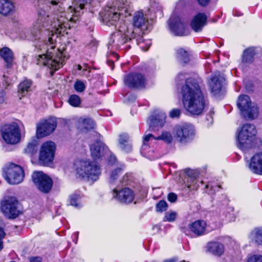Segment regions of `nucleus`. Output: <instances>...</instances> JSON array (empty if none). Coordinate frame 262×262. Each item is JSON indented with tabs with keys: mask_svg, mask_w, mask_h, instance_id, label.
<instances>
[{
	"mask_svg": "<svg viewBox=\"0 0 262 262\" xmlns=\"http://www.w3.org/2000/svg\"><path fill=\"white\" fill-rule=\"evenodd\" d=\"M168 205L165 201L161 200L156 205V211L159 212H162L166 211L167 209Z\"/></svg>",
	"mask_w": 262,
	"mask_h": 262,
	"instance_id": "nucleus-41",
	"label": "nucleus"
},
{
	"mask_svg": "<svg viewBox=\"0 0 262 262\" xmlns=\"http://www.w3.org/2000/svg\"><path fill=\"white\" fill-rule=\"evenodd\" d=\"M80 194L73 193L70 196V204L77 208H79L82 206L80 202Z\"/></svg>",
	"mask_w": 262,
	"mask_h": 262,
	"instance_id": "nucleus-39",
	"label": "nucleus"
},
{
	"mask_svg": "<svg viewBox=\"0 0 262 262\" xmlns=\"http://www.w3.org/2000/svg\"><path fill=\"white\" fill-rule=\"evenodd\" d=\"M37 141L34 140L28 144L27 147L25 149L24 151L26 154H28L30 156H33L37 152Z\"/></svg>",
	"mask_w": 262,
	"mask_h": 262,
	"instance_id": "nucleus-36",
	"label": "nucleus"
},
{
	"mask_svg": "<svg viewBox=\"0 0 262 262\" xmlns=\"http://www.w3.org/2000/svg\"><path fill=\"white\" fill-rule=\"evenodd\" d=\"M250 238L256 245L262 246V227L255 228L250 234Z\"/></svg>",
	"mask_w": 262,
	"mask_h": 262,
	"instance_id": "nucleus-31",
	"label": "nucleus"
},
{
	"mask_svg": "<svg viewBox=\"0 0 262 262\" xmlns=\"http://www.w3.org/2000/svg\"><path fill=\"white\" fill-rule=\"evenodd\" d=\"M14 10V6L10 0H0V13L6 16L12 13Z\"/></svg>",
	"mask_w": 262,
	"mask_h": 262,
	"instance_id": "nucleus-30",
	"label": "nucleus"
},
{
	"mask_svg": "<svg viewBox=\"0 0 262 262\" xmlns=\"http://www.w3.org/2000/svg\"><path fill=\"white\" fill-rule=\"evenodd\" d=\"M131 8L127 3H123L122 6H118L116 9L114 7H107L100 13L101 17L104 23L108 26L117 27L123 20V17L130 15Z\"/></svg>",
	"mask_w": 262,
	"mask_h": 262,
	"instance_id": "nucleus-3",
	"label": "nucleus"
},
{
	"mask_svg": "<svg viewBox=\"0 0 262 262\" xmlns=\"http://www.w3.org/2000/svg\"><path fill=\"white\" fill-rule=\"evenodd\" d=\"M134 197V191L129 188H124L119 191L115 188L113 190V198L121 203H130L133 202Z\"/></svg>",
	"mask_w": 262,
	"mask_h": 262,
	"instance_id": "nucleus-19",
	"label": "nucleus"
},
{
	"mask_svg": "<svg viewBox=\"0 0 262 262\" xmlns=\"http://www.w3.org/2000/svg\"><path fill=\"white\" fill-rule=\"evenodd\" d=\"M68 102L71 106L77 107L80 106L81 100L79 96L73 94L70 96Z\"/></svg>",
	"mask_w": 262,
	"mask_h": 262,
	"instance_id": "nucleus-40",
	"label": "nucleus"
},
{
	"mask_svg": "<svg viewBox=\"0 0 262 262\" xmlns=\"http://www.w3.org/2000/svg\"><path fill=\"white\" fill-rule=\"evenodd\" d=\"M233 14L234 15L236 16H239L241 15V13L240 12H237L236 11H234L233 12Z\"/></svg>",
	"mask_w": 262,
	"mask_h": 262,
	"instance_id": "nucleus-59",
	"label": "nucleus"
},
{
	"mask_svg": "<svg viewBox=\"0 0 262 262\" xmlns=\"http://www.w3.org/2000/svg\"><path fill=\"white\" fill-rule=\"evenodd\" d=\"M166 117V114L162 111H155L148 120L149 130L155 132L162 128L165 124Z\"/></svg>",
	"mask_w": 262,
	"mask_h": 262,
	"instance_id": "nucleus-18",
	"label": "nucleus"
},
{
	"mask_svg": "<svg viewBox=\"0 0 262 262\" xmlns=\"http://www.w3.org/2000/svg\"><path fill=\"white\" fill-rule=\"evenodd\" d=\"M138 38L136 39V42L140 46L141 48H142L144 50H147L150 47L151 45L150 41H148V42L146 44V49H144L145 47L143 46V38L142 37L140 36V35H138Z\"/></svg>",
	"mask_w": 262,
	"mask_h": 262,
	"instance_id": "nucleus-44",
	"label": "nucleus"
},
{
	"mask_svg": "<svg viewBox=\"0 0 262 262\" xmlns=\"http://www.w3.org/2000/svg\"><path fill=\"white\" fill-rule=\"evenodd\" d=\"M38 47L39 49H40V50H42V48H41V46L40 45H38Z\"/></svg>",
	"mask_w": 262,
	"mask_h": 262,
	"instance_id": "nucleus-64",
	"label": "nucleus"
},
{
	"mask_svg": "<svg viewBox=\"0 0 262 262\" xmlns=\"http://www.w3.org/2000/svg\"><path fill=\"white\" fill-rule=\"evenodd\" d=\"M146 78L144 75L138 73L129 74L124 76V83L130 89H143L146 84Z\"/></svg>",
	"mask_w": 262,
	"mask_h": 262,
	"instance_id": "nucleus-16",
	"label": "nucleus"
},
{
	"mask_svg": "<svg viewBox=\"0 0 262 262\" xmlns=\"http://www.w3.org/2000/svg\"><path fill=\"white\" fill-rule=\"evenodd\" d=\"M207 16L205 13H198L191 21V27L195 32L201 31L206 25Z\"/></svg>",
	"mask_w": 262,
	"mask_h": 262,
	"instance_id": "nucleus-25",
	"label": "nucleus"
},
{
	"mask_svg": "<svg viewBox=\"0 0 262 262\" xmlns=\"http://www.w3.org/2000/svg\"><path fill=\"white\" fill-rule=\"evenodd\" d=\"M6 100V93L4 91L0 92V103L4 102Z\"/></svg>",
	"mask_w": 262,
	"mask_h": 262,
	"instance_id": "nucleus-54",
	"label": "nucleus"
},
{
	"mask_svg": "<svg viewBox=\"0 0 262 262\" xmlns=\"http://www.w3.org/2000/svg\"><path fill=\"white\" fill-rule=\"evenodd\" d=\"M181 111L178 108H173L169 113V116L172 118H178L181 115Z\"/></svg>",
	"mask_w": 262,
	"mask_h": 262,
	"instance_id": "nucleus-46",
	"label": "nucleus"
},
{
	"mask_svg": "<svg viewBox=\"0 0 262 262\" xmlns=\"http://www.w3.org/2000/svg\"><path fill=\"white\" fill-rule=\"evenodd\" d=\"M118 146L123 151L126 152H130L132 149V146L129 140V137L127 134H122L119 136Z\"/></svg>",
	"mask_w": 262,
	"mask_h": 262,
	"instance_id": "nucleus-28",
	"label": "nucleus"
},
{
	"mask_svg": "<svg viewBox=\"0 0 262 262\" xmlns=\"http://www.w3.org/2000/svg\"><path fill=\"white\" fill-rule=\"evenodd\" d=\"M255 54V50L253 47L245 49L242 56L241 66H247L253 63Z\"/></svg>",
	"mask_w": 262,
	"mask_h": 262,
	"instance_id": "nucleus-27",
	"label": "nucleus"
},
{
	"mask_svg": "<svg viewBox=\"0 0 262 262\" xmlns=\"http://www.w3.org/2000/svg\"><path fill=\"white\" fill-rule=\"evenodd\" d=\"M33 182L36 188L41 192H49L53 186L52 179L42 171H35L32 175Z\"/></svg>",
	"mask_w": 262,
	"mask_h": 262,
	"instance_id": "nucleus-11",
	"label": "nucleus"
},
{
	"mask_svg": "<svg viewBox=\"0 0 262 262\" xmlns=\"http://www.w3.org/2000/svg\"><path fill=\"white\" fill-rule=\"evenodd\" d=\"M18 202L15 198L9 197L1 203V209L4 214L9 219H15L19 213L17 209Z\"/></svg>",
	"mask_w": 262,
	"mask_h": 262,
	"instance_id": "nucleus-15",
	"label": "nucleus"
},
{
	"mask_svg": "<svg viewBox=\"0 0 262 262\" xmlns=\"http://www.w3.org/2000/svg\"><path fill=\"white\" fill-rule=\"evenodd\" d=\"M176 140L182 144L191 142L194 138L195 131L193 125L184 123L176 125L173 129Z\"/></svg>",
	"mask_w": 262,
	"mask_h": 262,
	"instance_id": "nucleus-5",
	"label": "nucleus"
},
{
	"mask_svg": "<svg viewBox=\"0 0 262 262\" xmlns=\"http://www.w3.org/2000/svg\"><path fill=\"white\" fill-rule=\"evenodd\" d=\"M123 169L122 167H118L112 170L110 173L109 183L114 184L118 177L123 173Z\"/></svg>",
	"mask_w": 262,
	"mask_h": 262,
	"instance_id": "nucleus-38",
	"label": "nucleus"
},
{
	"mask_svg": "<svg viewBox=\"0 0 262 262\" xmlns=\"http://www.w3.org/2000/svg\"><path fill=\"white\" fill-rule=\"evenodd\" d=\"M184 233H185L186 235H188L189 234V230H184L183 231Z\"/></svg>",
	"mask_w": 262,
	"mask_h": 262,
	"instance_id": "nucleus-62",
	"label": "nucleus"
},
{
	"mask_svg": "<svg viewBox=\"0 0 262 262\" xmlns=\"http://www.w3.org/2000/svg\"><path fill=\"white\" fill-rule=\"evenodd\" d=\"M32 85L31 80L26 79L21 82L18 86V92L21 94L22 96L26 95L30 89Z\"/></svg>",
	"mask_w": 262,
	"mask_h": 262,
	"instance_id": "nucleus-35",
	"label": "nucleus"
},
{
	"mask_svg": "<svg viewBox=\"0 0 262 262\" xmlns=\"http://www.w3.org/2000/svg\"><path fill=\"white\" fill-rule=\"evenodd\" d=\"M3 140L7 144H15L20 140V131L17 123H14L4 126L2 129Z\"/></svg>",
	"mask_w": 262,
	"mask_h": 262,
	"instance_id": "nucleus-10",
	"label": "nucleus"
},
{
	"mask_svg": "<svg viewBox=\"0 0 262 262\" xmlns=\"http://www.w3.org/2000/svg\"><path fill=\"white\" fill-rule=\"evenodd\" d=\"M78 128L81 130H89L94 128V122L90 118H80L78 121Z\"/></svg>",
	"mask_w": 262,
	"mask_h": 262,
	"instance_id": "nucleus-34",
	"label": "nucleus"
},
{
	"mask_svg": "<svg viewBox=\"0 0 262 262\" xmlns=\"http://www.w3.org/2000/svg\"><path fill=\"white\" fill-rule=\"evenodd\" d=\"M167 198L169 202L173 203L177 200V195L174 193L171 192L168 194Z\"/></svg>",
	"mask_w": 262,
	"mask_h": 262,
	"instance_id": "nucleus-48",
	"label": "nucleus"
},
{
	"mask_svg": "<svg viewBox=\"0 0 262 262\" xmlns=\"http://www.w3.org/2000/svg\"><path fill=\"white\" fill-rule=\"evenodd\" d=\"M93 137L96 138V142L90 145V151L93 159L97 160L105 157L110 153L108 147L101 141V135L94 131L92 133Z\"/></svg>",
	"mask_w": 262,
	"mask_h": 262,
	"instance_id": "nucleus-12",
	"label": "nucleus"
},
{
	"mask_svg": "<svg viewBox=\"0 0 262 262\" xmlns=\"http://www.w3.org/2000/svg\"><path fill=\"white\" fill-rule=\"evenodd\" d=\"M56 127L57 121L55 118L51 117L45 120L37 125V136L40 138L48 136L54 131Z\"/></svg>",
	"mask_w": 262,
	"mask_h": 262,
	"instance_id": "nucleus-17",
	"label": "nucleus"
},
{
	"mask_svg": "<svg viewBox=\"0 0 262 262\" xmlns=\"http://www.w3.org/2000/svg\"><path fill=\"white\" fill-rule=\"evenodd\" d=\"M220 188V185L212 182H209L205 185L206 192L210 194H213L215 191H218Z\"/></svg>",
	"mask_w": 262,
	"mask_h": 262,
	"instance_id": "nucleus-37",
	"label": "nucleus"
},
{
	"mask_svg": "<svg viewBox=\"0 0 262 262\" xmlns=\"http://www.w3.org/2000/svg\"><path fill=\"white\" fill-rule=\"evenodd\" d=\"M206 121L207 125H211L213 123V119L212 113L210 112L206 115Z\"/></svg>",
	"mask_w": 262,
	"mask_h": 262,
	"instance_id": "nucleus-47",
	"label": "nucleus"
},
{
	"mask_svg": "<svg viewBox=\"0 0 262 262\" xmlns=\"http://www.w3.org/2000/svg\"><path fill=\"white\" fill-rule=\"evenodd\" d=\"M210 1V0H197L199 4L203 7L207 6Z\"/></svg>",
	"mask_w": 262,
	"mask_h": 262,
	"instance_id": "nucleus-53",
	"label": "nucleus"
},
{
	"mask_svg": "<svg viewBox=\"0 0 262 262\" xmlns=\"http://www.w3.org/2000/svg\"><path fill=\"white\" fill-rule=\"evenodd\" d=\"M77 69L78 70H81L82 69V67L80 65H78L77 66Z\"/></svg>",
	"mask_w": 262,
	"mask_h": 262,
	"instance_id": "nucleus-63",
	"label": "nucleus"
},
{
	"mask_svg": "<svg viewBox=\"0 0 262 262\" xmlns=\"http://www.w3.org/2000/svg\"><path fill=\"white\" fill-rule=\"evenodd\" d=\"M74 165L77 173L79 177L86 178L88 181L93 182L98 180L101 174L100 167L94 162L89 160H77Z\"/></svg>",
	"mask_w": 262,
	"mask_h": 262,
	"instance_id": "nucleus-4",
	"label": "nucleus"
},
{
	"mask_svg": "<svg viewBox=\"0 0 262 262\" xmlns=\"http://www.w3.org/2000/svg\"><path fill=\"white\" fill-rule=\"evenodd\" d=\"M3 77L4 78V82H5V83H3V85H5L6 87H7V86H8L10 84V82L9 81V79L5 75H4Z\"/></svg>",
	"mask_w": 262,
	"mask_h": 262,
	"instance_id": "nucleus-55",
	"label": "nucleus"
},
{
	"mask_svg": "<svg viewBox=\"0 0 262 262\" xmlns=\"http://www.w3.org/2000/svg\"><path fill=\"white\" fill-rule=\"evenodd\" d=\"M5 236V233L2 228H0V239L4 238Z\"/></svg>",
	"mask_w": 262,
	"mask_h": 262,
	"instance_id": "nucleus-56",
	"label": "nucleus"
},
{
	"mask_svg": "<svg viewBox=\"0 0 262 262\" xmlns=\"http://www.w3.org/2000/svg\"><path fill=\"white\" fill-rule=\"evenodd\" d=\"M207 246L209 251L214 255L220 256L223 254L224 251V245L219 242L209 243Z\"/></svg>",
	"mask_w": 262,
	"mask_h": 262,
	"instance_id": "nucleus-32",
	"label": "nucleus"
},
{
	"mask_svg": "<svg viewBox=\"0 0 262 262\" xmlns=\"http://www.w3.org/2000/svg\"><path fill=\"white\" fill-rule=\"evenodd\" d=\"M0 56L6 63V67L10 68L13 62V53L8 47H4L0 49Z\"/></svg>",
	"mask_w": 262,
	"mask_h": 262,
	"instance_id": "nucleus-29",
	"label": "nucleus"
},
{
	"mask_svg": "<svg viewBox=\"0 0 262 262\" xmlns=\"http://www.w3.org/2000/svg\"><path fill=\"white\" fill-rule=\"evenodd\" d=\"M173 138L171 133L167 131L162 132L161 135L157 137L148 133L146 134L143 138V145L146 146L147 142L152 140H162L167 144H170L172 142Z\"/></svg>",
	"mask_w": 262,
	"mask_h": 262,
	"instance_id": "nucleus-24",
	"label": "nucleus"
},
{
	"mask_svg": "<svg viewBox=\"0 0 262 262\" xmlns=\"http://www.w3.org/2000/svg\"><path fill=\"white\" fill-rule=\"evenodd\" d=\"M92 1L75 0L66 12L63 7V0H43L42 7L37 10V19L27 33L21 25L16 24V27L18 26L16 32L21 38L38 40L45 43L43 49L46 53L37 55L36 63L47 67L51 76L63 66L66 59L64 53L53 46L54 37L68 34L71 24L83 14L85 4Z\"/></svg>",
	"mask_w": 262,
	"mask_h": 262,
	"instance_id": "nucleus-1",
	"label": "nucleus"
},
{
	"mask_svg": "<svg viewBox=\"0 0 262 262\" xmlns=\"http://www.w3.org/2000/svg\"><path fill=\"white\" fill-rule=\"evenodd\" d=\"M78 234H79V232H75L74 234H73V235L75 236L76 239H75V243L76 244L77 242V241H78Z\"/></svg>",
	"mask_w": 262,
	"mask_h": 262,
	"instance_id": "nucleus-57",
	"label": "nucleus"
},
{
	"mask_svg": "<svg viewBox=\"0 0 262 262\" xmlns=\"http://www.w3.org/2000/svg\"><path fill=\"white\" fill-rule=\"evenodd\" d=\"M116 161V158L114 155L111 154L108 159V164L110 165L114 164Z\"/></svg>",
	"mask_w": 262,
	"mask_h": 262,
	"instance_id": "nucleus-52",
	"label": "nucleus"
},
{
	"mask_svg": "<svg viewBox=\"0 0 262 262\" xmlns=\"http://www.w3.org/2000/svg\"><path fill=\"white\" fill-rule=\"evenodd\" d=\"M190 53L183 49H179L177 51V58L182 64L188 63L190 59Z\"/></svg>",
	"mask_w": 262,
	"mask_h": 262,
	"instance_id": "nucleus-33",
	"label": "nucleus"
},
{
	"mask_svg": "<svg viewBox=\"0 0 262 262\" xmlns=\"http://www.w3.org/2000/svg\"><path fill=\"white\" fill-rule=\"evenodd\" d=\"M74 87L75 91L79 93L83 92L85 89V84L81 80L76 81L74 84Z\"/></svg>",
	"mask_w": 262,
	"mask_h": 262,
	"instance_id": "nucleus-42",
	"label": "nucleus"
},
{
	"mask_svg": "<svg viewBox=\"0 0 262 262\" xmlns=\"http://www.w3.org/2000/svg\"><path fill=\"white\" fill-rule=\"evenodd\" d=\"M3 175L8 183L14 185L23 181L25 174L21 167L10 163L3 168Z\"/></svg>",
	"mask_w": 262,
	"mask_h": 262,
	"instance_id": "nucleus-8",
	"label": "nucleus"
},
{
	"mask_svg": "<svg viewBox=\"0 0 262 262\" xmlns=\"http://www.w3.org/2000/svg\"><path fill=\"white\" fill-rule=\"evenodd\" d=\"M187 178L185 184V191L188 193L193 190H196L199 187V183L203 184V181L200 182L197 179L198 174L192 170L187 171Z\"/></svg>",
	"mask_w": 262,
	"mask_h": 262,
	"instance_id": "nucleus-23",
	"label": "nucleus"
},
{
	"mask_svg": "<svg viewBox=\"0 0 262 262\" xmlns=\"http://www.w3.org/2000/svg\"><path fill=\"white\" fill-rule=\"evenodd\" d=\"M177 216V213L174 211L167 212L165 213L163 221L164 222H173Z\"/></svg>",
	"mask_w": 262,
	"mask_h": 262,
	"instance_id": "nucleus-43",
	"label": "nucleus"
},
{
	"mask_svg": "<svg viewBox=\"0 0 262 262\" xmlns=\"http://www.w3.org/2000/svg\"><path fill=\"white\" fill-rule=\"evenodd\" d=\"M108 63H110V66H111L112 70L114 69V62L112 61H107Z\"/></svg>",
	"mask_w": 262,
	"mask_h": 262,
	"instance_id": "nucleus-60",
	"label": "nucleus"
},
{
	"mask_svg": "<svg viewBox=\"0 0 262 262\" xmlns=\"http://www.w3.org/2000/svg\"><path fill=\"white\" fill-rule=\"evenodd\" d=\"M130 176L128 173H126L125 175L123 176L121 179L119 181V182L122 184H126L128 180L129 179Z\"/></svg>",
	"mask_w": 262,
	"mask_h": 262,
	"instance_id": "nucleus-50",
	"label": "nucleus"
},
{
	"mask_svg": "<svg viewBox=\"0 0 262 262\" xmlns=\"http://www.w3.org/2000/svg\"><path fill=\"white\" fill-rule=\"evenodd\" d=\"M257 131L253 124H245L238 132L236 136L237 147L244 150L249 148L250 142L252 137L256 134Z\"/></svg>",
	"mask_w": 262,
	"mask_h": 262,
	"instance_id": "nucleus-6",
	"label": "nucleus"
},
{
	"mask_svg": "<svg viewBox=\"0 0 262 262\" xmlns=\"http://www.w3.org/2000/svg\"><path fill=\"white\" fill-rule=\"evenodd\" d=\"M119 30L114 33L109 42L116 48H120L129 39V40L135 38L134 31H129L125 24L118 26Z\"/></svg>",
	"mask_w": 262,
	"mask_h": 262,
	"instance_id": "nucleus-9",
	"label": "nucleus"
},
{
	"mask_svg": "<svg viewBox=\"0 0 262 262\" xmlns=\"http://www.w3.org/2000/svg\"><path fill=\"white\" fill-rule=\"evenodd\" d=\"M237 105L242 115L245 119H253L258 115V107L255 104L252 103L251 99L248 95L239 96Z\"/></svg>",
	"mask_w": 262,
	"mask_h": 262,
	"instance_id": "nucleus-7",
	"label": "nucleus"
},
{
	"mask_svg": "<svg viewBox=\"0 0 262 262\" xmlns=\"http://www.w3.org/2000/svg\"><path fill=\"white\" fill-rule=\"evenodd\" d=\"M168 24L170 31L176 36H187L189 34L185 25L176 14L171 15L168 19Z\"/></svg>",
	"mask_w": 262,
	"mask_h": 262,
	"instance_id": "nucleus-14",
	"label": "nucleus"
},
{
	"mask_svg": "<svg viewBox=\"0 0 262 262\" xmlns=\"http://www.w3.org/2000/svg\"><path fill=\"white\" fill-rule=\"evenodd\" d=\"M186 78L185 73H180L177 76L176 80L178 82L183 81Z\"/></svg>",
	"mask_w": 262,
	"mask_h": 262,
	"instance_id": "nucleus-49",
	"label": "nucleus"
},
{
	"mask_svg": "<svg viewBox=\"0 0 262 262\" xmlns=\"http://www.w3.org/2000/svg\"><path fill=\"white\" fill-rule=\"evenodd\" d=\"M56 149L55 144L52 141L45 142L41 146L39 160L43 165H47L51 163L54 157Z\"/></svg>",
	"mask_w": 262,
	"mask_h": 262,
	"instance_id": "nucleus-13",
	"label": "nucleus"
},
{
	"mask_svg": "<svg viewBox=\"0 0 262 262\" xmlns=\"http://www.w3.org/2000/svg\"><path fill=\"white\" fill-rule=\"evenodd\" d=\"M163 262H176V260L173 258L166 259Z\"/></svg>",
	"mask_w": 262,
	"mask_h": 262,
	"instance_id": "nucleus-58",
	"label": "nucleus"
},
{
	"mask_svg": "<svg viewBox=\"0 0 262 262\" xmlns=\"http://www.w3.org/2000/svg\"><path fill=\"white\" fill-rule=\"evenodd\" d=\"M3 248V244L2 239H0V251H1Z\"/></svg>",
	"mask_w": 262,
	"mask_h": 262,
	"instance_id": "nucleus-61",
	"label": "nucleus"
},
{
	"mask_svg": "<svg viewBox=\"0 0 262 262\" xmlns=\"http://www.w3.org/2000/svg\"><path fill=\"white\" fill-rule=\"evenodd\" d=\"M201 79L187 78L182 86L181 94L184 108L192 115H201L208 104L201 90Z\"/></svg>",
	"mask_w": 262,
	"mask_h": 262,
	"instance_id": "nucleus-2",
	"label": "nucleus"
},
{
	"mask_svg": "<svg viewBox=\"0 0 262 262\" xmlns=\"http://www.w3.org/2000/svg\"><path fill=\"white\" fill-rule=\"evenodd\" d=\"M133 25L134 27L139 29L143 34L148 31V21L144 16L142 11H138L135 13L133 17Z\"/></svg>",
	"mask_w": 262,
	"mask_h": 262,
	"instance_id": "nucleus-20",
	"label": "nucleus"
},
{
	"mask_svg": "<svg viewBox=\"0 0 262 262\" xmlns=\"http://www.w3.org/2000/svg\"><path fill=\"white\" fill-rule=\"evenodd\" d=\"M207 224L203 220H198L191 223L189 229L196 236H199L203 235L205 233Z\"/></svg>",
	"mask_w": 262,
	"mask_h": 262,
	"instance_id": "nucleus-26",
	"label": "nucleus"
},
{
	"mask_svg": "<svg viewBox=\"0 0 262 262\" xmlns=\"http://www.w3.org/2000/svg\"><path fill=\"white\" fill-rule=\"evenodd\" d=\"M225 78L220 74L213 75L209 82V86L211 93L214 96L218 95L223 87Z\"/></svg>",
	"mask_w": 262,
	"mask_h": 262,
	"instance_id": "nucleus-21",
	"label": "nucleus"
},
{
	"mask_svg": "<svg viewBox=\"0 0 262 262\" xmlns=\"http://www.w3.org/2000/svg\"><path fill=\"white\" fill-rule=\"evenodd\" d=\"M247 262H262V255H253L248 258Z\"/></svg>",
	"mask_w": 262,
	"mask_h": 262,
	"instance_id": "nucleus-45",
	"label": "nucleus"
},
{
	"mask_svg": "<svg viewBox=\"0 0 262 262\" xmlns=\"http://www.w3.org/2000/svg\"><path fill=\"white\" fill-rule=\"evenodd\" d=\"M248 168L253 173L262 175V152L256 153L251 157Z\"/></svg>",
	"mask_w": 262,
	"mask_h": 262,
	"instance_id": "nucleus-22",
	"label": "nucleus"
},
{
	"mask_svg": "<svg viewBox=\"0 0 262 262\" xmlns=\"http://www.w3.org/2000/svg\"><path fill=\"white\" fill-rule=\"evenodd\" d=\"M29 262H41L42 258L40 256H32L29 258Z\"/></svg>",
	"mask_w": 262,
	"mask_h": 262,
	"instance_id": "nucleus-51",
	"label": "nucleus"
}]
</instances>
